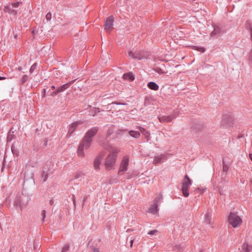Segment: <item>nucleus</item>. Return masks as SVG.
<instances>
[{"label": "nucleus", "instance_id": "f257e3e1", "mask_svg": "<svg viewBox=\"0 0 252 252\" xmlns=\"http://www.w3.org/2000/svg\"><path fill=\"white\" fill-rule=\"evenodd\" d=\"M104 148L110 152L105 161V166L107 170L113 168L117 159V154L120 150L117 147L109 145H103Z\"/></svg>", "mask_w": 252, "mask_h": 252}, {"label": "nucleus", "instance_id": "f03ea898", "mask_svg": "<svg viewBox=\"0 0 252 252\" xmlns=\"http://www.w3.org/2000/svg\"><path fill=\"white\" fill-rule=\"evenodd\" d=\"M92 143V141L84 137L78 146L77 152V155L79 157H84L85 153L84 152V149H88L90 147Z\"/></svg>", "mask_w": 252, "mask_h": 252}, {"label": "nucleus", "instance_id": "7ed1b4c3", "mask_svg": "<svg viewBox=\"0 0 252 252\" xmlns=\"http://www.w3.org/2000/svg\"><path fill=\"white\" fill-rule=\"evenodd\" d=\"M192 180L187 175H186L182 182L181 188V190L184 197H187L189 196V189L192 185Z\"/></svg>", "mask_w": 252, "mask_h": 252}, {"label": "nucleus", "instance_id": "20e7f679", "mask_svg": "<svg viewBox=\"0 0 252 252\" xmlns=\"http://www.w3.org/2000/svg\"><path fill=\"white\" fill-rule=\"evenodd\" d=\"M228 221L233 227L236 228L242 224V220L237 213L231 212L228 218Z\"/></svg>", "mask_w": 252, "mask_h": 252}, {"label": "nucleus", "instance_id": "39448f33", "mask_svg": "<svg viewBox=\"0 0 252 252\" xmlns=\"http://www.w3.org/2000/svg\"><path fill=\"white\" fill-rule=\"evenodd\" d=\"M129 165V158L127 156H124L121 162L120 166L118 170V174L126 172L127 170Z\"/></svg>", "mask_w": 252, "mask_h": 252}, {"label": "nucleus", "instance_id": "423d86ee", "mask_svg": "<svg viewBox=\"0 0 252 252\" xmlns=\"http://www.w3.org/2000/svg\"><path fill=\"white\" fill-rule=\"evenodd\" d=\"M83 124V122L82 121H76L72 124H71L69 126L68 129V133L67 134V136L70 137L71 136L72 134L75 130L76 128L79 125H81Z\"/></svg>", "mask_w": 252, "mask_h": 252}, {"label": "nucleus", "instance_id": "0eeeda50", "mask_svg": "<svg viewBox=\"0 0 252 252\" xmlns=\"http://www.w3.org/2000/svg\"><path fill=\"white\" fill-rule=\"evenodd\" d=\"M175 117V114L173 113L169 116L160 115L158 117V119L160 123H168L171 122Z\"/></svg>", "mask_w": 252, "mask_h": 252}, {"label": "nucleus", "instance_id": "6e6552de", "mask_svg": "<svg viewBox=\"0 0 252 252\" xmlns=\"http://www.w3.org/2000/svg\"><path fill=\"white\" fill-rule=\"evenodd\" d=\"M98 130V128L96 126L92 127L87 131L84 137L93 141V138L97 133Z\"/></svg>", "mask_w": 252, "mask_h": 252}, {"label": "nucleus", "instance_id": "1a4fd4ad", "mask_svg": "<svg viewBox=\"0 0 252 252\" xmlns=\"http://www.w3.org/2000/svg\"><path fill=\"white\" fill-rule=\"evenodd\" d=\"M105 155V152L102 151L95 158L94 162V167L95 170L99 169V164H100L101 159Z\"/></svg>", "mask_w": 252, "mask_h": 252}, {"label": "nucleus", "instance_id": "9d476101", "mask_svg": "<svg viewBox=\"0 0 252 252\" xmlns=\"http://www.w3.org/2000/svg\"><path fill=\"white\" fill-rule=\"evenodd\" d=\"M114 22V17L113 16H110L106 18L104 23V29L107 32L111 30Z\"/></svg>", "mask_w": 252, "mask_h": 252}, {"label": "nucleus", "instance_id": "9b49d317", "mask_svg": "<svg viewBox=\"0 0 252 252\" xmlns=\"http://www.w3.org/2000/svg\"><path fill=\"white\" fill-rule=\"evenodd\" d=\"M3 10L5 13H8V14L13 16L16 15L17 13V11L13 9V7H12L10 5L4 6Z\"/></svg>", "mask_w": 252, "mask_h": 252}, {"label": "nucleus", "instance_id": "f8f14e48", "mask_svg": "<svg viewBox=\"0 0 252 252\" xmlns=\"http://www.w3.org/2000/svg\"><path fill=\"white\" fill-rule=\"evenodd\" d=\"M137 128L140 131V132L145 136V137L147 138V141L148 142L150 140V132L140 126H137Z\"/></svg>", "mask_w": 252, "mask_h": 252}, {"label": "nucleus", "instance_id": "ddd939ff", "mask_svg": "<svg viewBox=\"0 0 252 252\" xmlns=\"http://www.w3.org/2000/svg\"><path fill=\"white\" fill-rule=\"evenodd\" d=\"M221 33L220 28L217 26L214 27V30L211 33V36L213 38H216L219 36Z\"/></svg>", "mask_w": 252, "mask_h": 252}, {"label": "nucleus", "instance_id": "4468645a", "mask_svg": "<svg viewBox=\"0 0 252 252\" xmlns=\"http://www.w3.org/2000/svg\"><path fill=\"white\" fill-rule=\"evenodd\" d=\"M14 206L16 208H20L21 211L22 210V203H21V199L20 196H17L15 199L14 202Z\"/></svg>", "mask_w": 252, "mask_h": 252}, {"label": "nucleus", "instance_id": "2eb2a0df", "mask_svg": "<svg viewBox=\"0 0 252 252\" xmlns=\"http://www.w3.org/2000/svg\"><path fill=\"white\" fill-rule=\"evenodd\" d=\"M74 81H75V80H73L72 81H70L67 83L64 84L63 85H62V86L59 87L57 89L58 92H59V93H60L65 91L69 87V85L71 84Z\"/></svg>", "mask_w": 252, "mask_h": 252}, {"label": "nucleus", "instance_id": "dca6fc26", "mask_svg": "<svg viewBox=\"0 0 252 252\" xmlns=\"http://www.w3.org/2000/svg\"><path fill=\"white\" fill-rule=\"evenodd\" d=\"M158 205L157 203H154L149 209V213L152 214H156L158 211Z\"/></svg>", "mask_w": 252, "mask_h": 252}, {"label": "nucleus", "instance_id": "f3484780", "mask_svg": "<svg viewBox=\"0 0 252 252\" xmlns=\"http://www.w3.org/2000/svg\"><path fill=\"white\" fill-rule=\"evenodd\" d=\"M147 86L149 88L154 91H157L159 89V86L154 82H150L148 83Z\"/></svg>", "mask_w": 252, "mask_h": 252}, {"label": "nucleus", "instance_id": "a211bd4d", "mask_svg": "<svg viewBox=\"0 0 252 252\" xmlns=\"http://www.w3.org/2000/svg\"><path fill=\"white\" fill-rule=\"evenodd\" d=\"M252 250V246L249 245L248 242H245L242 246V252H250Z\"/></svg>", "mask_w": 252, "mask_h": 252}, {"label": "nucleus", "instance_id": "6ab92c4d", "mask_svg": "<svg viewBox=\"0 0 252 252\" xmlns=\"http://www.w3.org/2000/svg\"><path fill=\"white\" fill-rule=\"evenodd\" d=\"M128 56L133 59H138V60H141L142 59V57L139 55L137 52L133 53L132 51L128 52Z\"/></svg>", "mask_w": 252, "mask_h": 252}, {"label": "nucleus", "instance_id": "aec40b11", "mask_svg": "<svg viewBox=\"0 0 252 252\" xmlns=\"http://www.w3.org/2000/svg\"><path fill=\"white\" fill-rule=\"evenodd\" d=\"M123 78L125 80H127L130 81H132L134 80V77L131 72H129L127 73H125L123 75Z\"/></svg>", "mask_w": 252, "mask_h": 252}, {"label": "nucleus", "instance_id": "412c9836", "mask_svg": "<svg viewBox=\"0 0 252 252\" xmlns=\"http://www.w3.org/2000/svg\"><path fill=\"white\" fill-rule=\"evenodd\" d=\"M162 158L163 156L162 155L155 157L153 161V164L157 165L160 163L162 162Z\"/></svg>", "mask_w": 252, "mask_h": 252}, {"label": "nucleus", "instance_id": "4be33fe9", "mask_svg": "<svg viewBox=\"0 0 252 252\" xmlns=\"http://www.w3.org/2000/svg\"><path fill=\"white\" fill-rule=\"evenodd\" d=\"M211 215L209 213L207 212L204 216V222L206 224H209L211 223Z\"/></svg>", "mask_w": 252, "mask_h": 252}, {"label": "nucleus", "instance_id": "5701e85b", "mask_svg": "<svg viewBox=\"0 0 252 252\" xmlns=\"http://www.w3.org/2000/svg\"><path fill=\"white\" fill-rule=\"evenodd\" d=\"M128 133L131 136L135 138H138L140 136V133L138 131L130 130Z\"/></svg>", "mask_w": 252, "mask_h": 252}, {"label": "nucleus", "instance_id": "b1692460", "mask_svg": "<svg viewBox=\"0 0 252 252\" xmlns=\"http://www.w3.org/2000/svg\"><path fill=\"white\" fill-rule=\"evenodd\" d=\"M33 177L34 174L32 171L30 172L29 173H28V171L25 173L24 178L27 180H29L30 179H33Z\"/></svg>", "mask_w": 252, "mask_h": 252}, {"label": "nucleus", "instance_id": "393cba45", "mask_svg": "<svg viewBox=\"0 0 252 252\" xmlns=\"http://www.w3.org/2000/svg\"><path fill=\"white\" fill-rule=\"evenodd\" d=\"M162 200V195L161 194L159 193L157 195L156 197L154 200V203H157V205H158L159 203H160Z\"/></svg>", "mask_w": 252, "mask_h": 252}, {"label": "nucleus", "instance_id": "a878e982", "mask_svg": "<svg viewBox=\"0 0 252 252\" xmlns=\"http://www.w3.org/2000/svg\"><path fill=\"white\" fill-rule=\"evenodd\" d=\"M193 49L196 50L197 51L203 53L205 51V49L204 47H198V46H193Z\"/></svg>", "mask_w": 252, "mask_h": 252}, {"label": "nucleus", "instance_id": "bb28decb", "mask_svg": "<svg viewBox=\"0 0 252 252\" xmlns=\"http://www.w3.org/2000/svg\"><path fill=\"white\" fill-rule=\"evenodd\" d=\"M114 132L113 128L111 127L108 129L106 132V138H108Z\"/></svg>", "mask_w": 252, "mask_h": 252}, {"label": "nucleus", "instance_id": "cd10ccee", "mask_svg": "<svg viewBox=\"0 0 252 252\" xmlns=\"http://www.w3.org/2000/svg\"><path fill=\"white\" fill-rule=\"evenodd\" d=\"M41 178L43 182H45L48 178L47 173L45 172H42L41 173Z\"/></svg>", "mask_w": 252, "mask_h": 252}, {"label": "nucleus", "instance_id": "c85d7f7f", "mask_svg": "<svg viewBox=\"0 0 252 252\" xmlns=\"http://www.w3.org/2000/svg\"><path fill=\"white\" fill-rule=\"evenodd\" d=\"M113 104H117V105H125L126 104L125 103H121V102H118L117 101L113 102L108 105L107 109L109 108V106L113 105Z\"/></svg>", "mask_w": 252, "mask_h": 252}, {"label": "nucleus", "instance_id": "c756f323", "mask_svg": "<svg viewBox=\"0 0 252 252\" xmlns=\"http://www.w3.org/2000/svg\"><path fill=\"white\" fill-rule=\"evenodd\" d=\"M69 248V245L68 244H65L63 246L62 252H67Z\"/></svg>", "mask_w": 252, "mask_h": 252}, {"label": "nucleus", "instance_id": "7c9ffc66", "mask_svg": "<svg viewBox=\"0 0 252 252\" xmlns=\"http://www.w3.org/2000/svg\"><path fill=\"white\" fill-rule=\"evenodd\" d=\"M28 79H29V77L27 75H24L21 80V83L22 84H23L26 82H27L28 80Z\"/></svg>", "mask_w": 252, "mask_h": 252}, {"label": "nucleus", "instance_id": "2f4dec72", "mask_svg": "<svg viewBox=\"0 0 252 252\" xmlns=\"http://www.w3.org/2000/svg\"><path fill=\"white\" fill-rule=\"evenodd\" d=\"M36 66H37V63H34L32 65V66L31 67V68L30 69V72L31 73H32L33 72V71L35 69Z\"/></svg>", "mask_w": 252, "mask_h": 252}, {"label": "nucleus", "instance_id": "473e14b6", "mask_svg": "<svg viewBox=\"0 0 252 252\" xmlns=\"http://www.w3.org/2000/svg\"><path fill=\"white\" fill-rule=\"evenodd\" d=\"M249 62L251 66H252V49L251 50L249 56Z\"/></svg>", "mask_w": 252, "mask_h": 252}, {"label": "nucleus", "instance_id": "72a5a7b5", "mask_svg": "<svg viewBox=\"0 0 252 252\" xmlns=\"http://www.w3.org/2000/svg\"><path fill=\"white\" fill-rule=\"evenodd\" d=\"M92 111L94 112L93 114V116H94L97 113L100 112L99 109L97 108H93Z\"/></svg>", "mask_w": 252, "mask_h": 252}, {"label": "nucleus", "instance_id": "f704fd0d", "mask_svg": "<svg viewBox=\"0 0 252 252\" xmlns=\"http://www.w3.org/2000/svg\"><path fill=\"white\" fill-rule=\"evenodd\" d=\"M158 230H151V231H150L148 232V234L149 235H157L158 234Z\"/></svg>", "mask_w": 252, "mask_h": 252}, {"label": "nucleus", "instance_id": "c9c22d12", "mask_svg": "<svg viewBox=\"0 0 252 252\" xmlns=\"http://www.w3.org/2000/svg\"><path fill=\"white\" fill-rule=\"evenodd\" d=\"M52 18V14L50 12H48L46 15V19L47 21H50Z\"/></svg>", "mask_w": 252, "mask_h": 252}, {"label": "nucleus", "instance_id": "e433bc0d", "mask_svg": "<svg viewBox=\"0 0 252 252\" xmlns=\"http://www.w3.org/2000/svg\"><path fill=\"white\" fill-rule=\"evenodd\" d=\"M20 4V2L17 1V2H16L12 3L11 4V5H10L13 8H16V7H18L19 6Z\"/></svg>", "mask_w": 252, "mask_h": 252}, {"label": "nucleus", "instance_id": "4c0bfd02", "mask_svg": "<svg viewBox=\"0 0 252 252\" xmlns=\"http://www.w3.org/2000/svg\"><path fill=\"white\" fill-rule=\"evenodd\" d=\"M41 216H42V221H44V219L46 217V211L43 210L41 212Z\"/></svg>", "mask_w": 252, "mask_h": 252}, {"label": "nucleus", "instance_id": "58836bf2", "mask_svg": "<svg viewBox=\"0 0 252 252\" xmlns=\"http://www.w3.org/2000/svg\"><path fill=\"white\" fill-rule=\"evenodd\" d=\"M228 166L223 162V171L224 172H227L228 170Z\"/></svg>", "mask_w": 252, "mask_h": 252}, {"label": "nucleus", "instance_id": "ea45409f", "mask_svg": "<svg viewBox=\"0 0 252 252\" xmlns=\"http://www.w3.org/2000/svg\"><path fill=\"white\" fill-rule=\"evenodd\" d=\"M155 70V71H156V72H158V73L159 74H163V73H164V71H163V70H162L161 68H159V67H157V68H156Z\"/></svg>", "mask_w": 252, "mask_h": 252}, {"label": "nucleus", "instance_id": "a19ab883", "mask_svg": "<svg viewBox=\"0 0 252 252\" xmlns=\"http://www.w3.org/2000/svg\"><path fill=\"white\" fill-rule=\"evenodd\" d=\"M60 93L59 92H58V89L56 91L53 92L51 93L50 95L52 96H56L58 94Z\"/></svg>", "mask_w": 252, "mask_h": 252}, {"label": "nucleus", "instance_id": "79ce46f5", "mask_svg": "<svg viewBox=\"0 0 252 252\" xmlns=\"http://www.w3.org/2000/svg\"><path fill=\"white\" fill-rule=\"evenodd\" d=\"M46 92V89H44L43 92H42V96L43 97H44L45 96Z\"/></svg>", "mask_w": 252, "mask_h": 252}, {"label": "nucleus", "instance_id": "37998d69", "mask_svg": "<svg viewBox=\"0 0 252 252\" xmlns=\"http://www.w3.org/2000/svg\"><path fill=\"white\" fill-rule=\"evenodd\" d=\"M133 241H134V240L133 239L130 240V247H132L133 243Z\"/></svg>", "mask_w": 252, "mask_h": 252}, {"label": "nucleus", "instance_id": "c03bdc74", "mask_svg": "<svg viewBox=\"0 0 252 252\" xmlns=\"http://www.w3.org/2000/svg\"><path fill=\"white\" fill-rule=\"evenodd\" d=\"M73 202L74 206H75L76 201L74 195H73Z\"/></svg>", "mask_w": 252, "mask_h": 252}, {"label": "nucleus", "instance_id": "a18cd8bd", "mask_svg": "<svg viewBox=\"0 0 252 252\" xmlns=\"http://www.w3.org/2000/svg\"><path fill=\"white\" fill-rule=\"evenodd\" d=\"M11 140H12V138L10 137V135H8L7 136V140L10 141Z\"/></svg>", "mask_w": 252, "mask_h": 252}, {"label": "nucleus", "instance_id": "49530a36", "mask_svg": "<svg viewBox=\"0 0 252 252\" xmlns=\"http://www.w3.org/2000/svg\"><path fill=\"white\" fill-rule=\"evenodd\" d=\"M6 79L5 77L0 76V80H4Z\"/></svg>", "mask_w": 252, "mask_h": 252}, {"label": "nucleus", "instance_id": "de8ad7c7", "mask_svg": "<svg viewBox=\"0 0 252 252\" xmlns=\"http://www.w3.org/2000/svg\"><path fill=\"white\" fill-rule=\"evenodd\" d=\"M249 157L251 161H252V154H249Z\"/></svg>", "mask_w": 252, "mask_h": 252}, {"label": "nucleus", "instance_id": "09e8293b", "mask_svg": "<svg viewBox=\"0 0 252 252\" xmlns=\"http://www.w3.org/2000/svg\"><path fill=\"white\" fill-rule=\"evenodd\" d=\"M53 203H54V201L52 199L50 200L49 201V204L51 205H53Z\"/></svg>", "mask_w": 252, "mask_h": 252}, {"label": "nucleus", "instance_id": "8fccbe9b", "mask_svg": "<svg viewBox=\"0 0 252 252\" xmlns=\"http://www.w3.org/2000/svg\"><path fill=\"white\" fill-rule=\"evenodd\" d=\"M94 252H99V251H98V250L97 249H96V248H94Z\"/></svg>", "mask_w": 252, "mask_h": 252}, {"label": "nucleus", "instance_id": "3c124183", "mask_svg": "<svg viewBox=\"0 0 252 252\" xmlns=\"http://www.w3.org/2000/svg\"><path fill=\"white\" fill-rule=\"evenodd\" d=\"M18 70L21 71L22 69V67L21 66H19L18 68Z\"/></svg>", "mask_w": 252, "mask_h": 252}, {"label": "nucleus", "instance_id": "603ef678", "mask_svg": "<svg viewBox=\"0 0 252 252\" xmlns=\"http://www.w3.org/2000/svg\"><path fill=\"white\" fill-rule=\"evenodd\" d=\"M51 87L52 89H53V90L55 89V86L54 85L52 86Z\"/></svg>", "mask_w": 252, "mask_h": 252}, {"label": "nucleus", "instance_id": "864d4df0", "mask_svg": "<svg viewBox=\"0 0 252 252\" xmlns=\"http://www.w3.org/2000/svg\"><path fill=\"white\" fill-rule=\"evenodd\" d=\"M78 177H79V175H76V176H75V179H77V178H78Z\"/></svg>", "mask_w": 252, "mask_h": 252}, {"label": "nucleus", "instance_id": "5fc2aeb1", "mask_svg": "<svg viewBox=\"0 0 252 252\" xmlns=\"http://www.w3.org/2000/svg\"><path fill=\"white\" fill-rule=\"evenodd\" d=\"M122 132H123V130H120L119 134L122 133Z\"/></svg>", "mask_w": 252, "mask_h": 252}, {"label": "nucleus", "instance_id": "6e6d98bb", "mask_svg": "<svg viewBox=\"0 0 252 252\" xmlns=\"http://www.w3.org/2000/svg\"><path fill=\"white\" fill-rule=\"evenodd\" d=\"M251 37H252V30H251Z\"/></svg>", "mask_w": 252, "mask_h": 252}, {"label": "nucleus", "instance_id": "4d7b16f0", "mask_svg": "<svg viewBox=\"0 0 252 252\" xmlns=\"http://www.w3.org/2000/svg\"><path fill=\"white\" fill-rule=\"evenodd\" d=\"M200 252H204L203 251H201Z\"/></svg>", "mask_w": 252, "mask_h": 252}, {"label": "nucleus", "instance_id": "13d9d810", "mask_svg": "<svg viewBox=\"0 0 252 252\" xmlns=\"http://www.w3.org/2000/svg\"><path fill=\"white\" fill-rule=\"evenodd\" d=\"M11 252V250L10 251V252Z\"/></svg>", "mask_w": 252, "mask_h": 252}]
</instances>
